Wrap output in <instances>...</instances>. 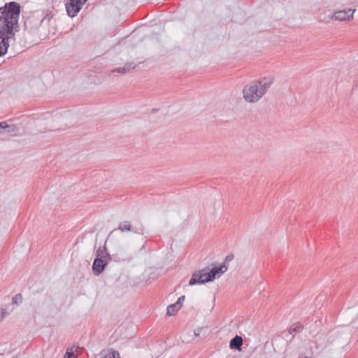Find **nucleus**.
<instances>
[{
  "instance_id": "3",
  "label": "nucleus",
  "mask_w": 358,
  "mask_h": 358,
  "mask_svg": "<svg viewBox=\"0 0 358 358\" xmlns=\"http://www.w3.org/2000/svg\"><path fill=\"white\" fill-rule=\"evenodd\" d=\"M227 266L224 262L219 266H214L211 269L208 267L195 271L189 282V285L204 284L213 281L216 278H220L227 271Z\"/></svg>"
},
{
  "instance_id": "16",
  "label": "nucleus",
  "mask_w": 358,
  "mask_h": 358,
  "mask_svg": "<svg viewBox=\"0 0 358 358\" xmlns=\"http://www.w3.org/2000/svg\"><path fill=\"white\" fill-rule=\"evenodd\" d=\"M22 296L20 294H16L13 298V303H14V304L20 305L22 303Z\"/></svg>"
},
{
  "instance_id": "7",
  "label": "nucleus",
  "mask_w": 358,
  "mask_h": 358,
  "mask_svg": "<svg viewBox=\"0 0 358 358\" xmlns=\"http://www.w3.org/2000/svg\"><path fill=\"white\" fill-rule=\"evenodd\" d=\"M355 11V9H348L336 11L333 15L332 19L339 21L350 20L351 18H352L353 13Z\"/></svg>"
},
{
  "instance_id": "4",
  "label": "nucleus",
  "mask_w": 358,
  "mask_h": 358,
  "mask_svg": "<svg viewBox=\"0 0 358 358\" xmlns=\"http://www.w3.org/2000/svg\"><path fill=\"white\" fill-rule=\"evenodd\" d=\"M87 0H67L65 4L67 14L73 17L77 15L83 5Z\"/></svg>"
},
{
  "instance_id": "12",
  "label": "nucleus",
  "mask_w": 358,
  "mask_h": 358,
  "mask_svg": "<svg viewBox=\"0 0 358 358\" xmlns=\"http://www.w3.org/2000/svg\"><path fill=\"white\" fill-rule=\"evenodd\" d=\"M180 307L176 303L173 304H171L167 307V313L166 314L169 316L174 315L178 311L180 310Z\"/></svg>"
},
{
  "instance_id": "5",
  "label": "nucleus",
  "mask_w": 358,
  "mask_h": 358,
  "mask_svg": "<svg viewBox=\"0 0 358 358\" xmlns=\"http://www.w3.org/2000/svg\"><path fill=\"white\" fill-rule=\"evenodd\" d=\"M120 231H131L137 234H143L144 231V227L143 224H140L138 227L132 226L129 221H124L119 224L118 228Z\"/></svg>"
},
{
  "instance_id": "18",
  "label": "nucleus",
  "mask_w": 358,
  "mask_h": 358,
  "mask_svg": "<svg viewBox=\"0 0 358 358\" xmlns=\"http://www.w3.org/2000/svg\"><path fill=\"white\" fill-rule=\"evenodd\" d=\"M125 69H124V66H123V67H119V68H116V69H113V70L112 71V72H113V73H115V72H117V73H122V74H124V73H127V71H126V70H125Z\"/></svg>"
},
{
  "instance_id": "10",
  "label": "nucleus",
  "mask_w": 358,
  "mask_h": 358,
  "mask_svg": "<svg viewBox=\"0 0 358 358\" xmlns=\"http://www.w3.org/2000/svg\"><path fill=\"white\" fill-rule=\"evenodd\" d=\"M96 258L99 259H104L108 261H110L111 259V257L110 254L108 252L106 244L103 248L99 247L96 252Z\"/></svg>"
},
{
  "instance_id": "22",
  "label": "nucleus",
  "mask_w": 358,
  "mask_h": 358,
  "mask_svg": "<svg viewBox=\"0 0 358 358\" xmlns=\"http://www.w3.org/2000/svg\"><path fill=\"white\" fill-rule=\"evenodd\" d=\"M201 329H198L194 331V335L196 336H199L200 335V332L201 331Z\"/></svg>"
},
{
  "instance_id": "23",
  "label": "nucleus",
  "mask_w": 358,
  "mask_h": 358,
  "mask_svg": "<svg viewBox=\"0 0 358 358\" xmlns=\"http://www.w3.org/2000/svg\"><path fill=\"white\" fill-rule=\"evenodd\" d=\"M115 358H120V357H118L117 355H115Z\"/></svg>"
},
{
  "instance_id": "9",
  "label": "nucleus",
  "mask_w": 358,
  "mask_h": 358,
  "mask_svg": "<svg viewBox=\"0 0 358 358\" xmlns=\"http://www.w3.org/2000/svg\"><path fill=\"white\" fill-rule=\"evenodd\" d=\"M243 338L241 336L236 335L229 342V347L231 349L241 350V345H243Z\"/></svg>"
},
{
  "instance_id": "6",
  "label": "nucleus",
  "mask_w": 358,
  "mask_h": 358,
  "mask_svg": "<svg viewBox=\"0 0 358 358\" xmlns=\"http://www.w3.org/2000/svg\"><path fill=\"white\" fill-rule=\"evenodd\" d=\"M52 17L51 13L47 14L46 16L43 17L41 20L35 19L34 17H29L24 20V27L26 29L31 31L35 27H37L40 23L45 20L50 21Z\"/></svg>"
},
{
  "instance_id": "15",
  "label": "nucleus",
  "mask_w": 358,
  "mask_h": 358,
  "mask_svg": "<svg viewBox=\"0 0 358 358\" xmlns=\"http://www.w3.org/2000/svg\"><path fill=\"white\" fill-rule=\"evenodd\" d=\"M0 124L1 125V132L6 129H8V131L10 132V131H15V125H8L7 124H6L5 122H0Z\"/></svg>"
},
{
  "instance_id": "2",
  "label": "nucleus",
  "mask_w": 358,
  "mask_h": 358,
  "mask_svg": "<svg viewBox=\"0 0 358 358\" xmlns=\"http://www.w3.org/2000/svg\"><path fill=\"white\" fill-rule=\"evenodd\" d=\"M273 82L272 76H266L246 85L243 89L244 100L250 103L258 102L271 87Z\"/></svg>"
},
{
  "instance_id": "24",
  "label": "nucleus",
  "mask_w": 358,
  "mask_h": 358,
  "mask_svg": "<svg viewBox=\"0 0 358 358\" xmlns=\"http://www.w3.org/2000/svg\"><path fill=\"white\" fill-rule=\"evenodd\" d=\"M307 358V357H306Z\"/></svg>"
},
{
  "instance_id": "21",
  "label": "nucleus",
  "mask_w": 358,
  "mask_h": 358,
  "mask_svg": "<svg viewBox=\"0 0 358 358\" xmlns=\"http://www.w3.org/2000/svg\"><path fill=\"white\" fill-rule=\"evenodd\" d=\"M233 259H234V255H227V256L225 257V262H230V261H231Z\"/></svg>"
},
{
  "instance_id": "11",
  "label": "nucleus",
  "mask_w": 358,
  "mask_h": 358,
  "mask_svg": "<svg viewBox=\"0 0 358 358\" xmlns=\"http://www.w3.org/2000/svg\"><path fill=\"white\" fill-rule=\"evenodd\" d=\"M303 326L300 322L294 323L288 329L290 334L302 331Z\"/></svg>"
},
{
  "instance_id": "19",
  "label": "nucleus",
  "mask_w": 358,
  "mask_h": 358,
  "mask_svg": "<svg viewBox=\"0 0 358 358\" xmlns=\"http://www.w3.org/2000/svg\"><path fill=\"white\" fill-rule=\"evenodd\" d=\"M0 314H1V319L2 320L4 317L7 316L9 314V313L6 310V309L5 308L2 307L1 308Z\"/></svg>"
},
{
  "instance_id": "8",
  "label": "nucleus",
  "mask_w": 358,
  "mask_h": 358,
  "mask_svg": "<svg viewBox=\"0 0 358 358\" xmlns=\"http://www.w3.org/2000/svg\"><path fill=\"white\" fill-rule=\"evenodd\" d=\"M109 261L104 259L95 258L92 264V271L95 275L101 274Z\"/></svg>"
},
{
  "instance_id": "14",
  "label": "nucleus",
  "mask_w": 358,
  "mask_h": 358,
  "mask_svg": "<svg viewBox=\"0 0 358 358\" xmlns=\"http://www.w3.org/2000/svg\"><path fill=\"white\" fill-rule=\"evenodd\" d=\"M115 355H117L119 357V352L113 350L108 352H101V353L102 358H115Z\"/></svg>"
},
{
  "instance_id": "20",
  "label": "nucleus",
  "mask_w": 358,
  "mask_h": 358,
  "mask_svg": "<svg viewBox=\"0 0 358 358\" xmlns=\"http://www.w3.org/2000/svg\"><path fill=\"white\" fill-rule=\"evenodd\" d=\"M185 296H181L178 299V301L176 302V304L179 306L180 308L182 306V303L184 301Z\"/></svg>"
},
{
  "instance_id": "13",
  "label": "nucleus",
  "mask_w": 358,
  "mask_h": 358,
  "mask_svg": "<svg viewBox=\"0 0 358 358\" xmlns=\"http://www.w3.org/2000/svg\"><path fill=\"white\" fill-rule=\"evenodd\" d=\"M80 349L78 345H73L71 348H68L65 354V358H74V352H77Z\"/></svg>"
},
{
  "instance_id": "17",
  "label": "nucleus",
  "mask_w": 358,
  "mask_h": 358,
  "mask_svg": "<svg viewBox=\"0 0 358 358\" xmlns=\"http://www.w3.org/2000/svg\"><path fill=\"white\" fill-rule=\"evenodd\" d=\"M136 66V64H135L133 62H131V63H127L126 64L124 67V69H126V71L127 72H129V71H131V69H135Z\"/></svg>"
},
{
  "instance_id": "1",
  "label": "nucleus",
  "mask_w": 358,
  "mask_h": 358,
  "mask_svg": "<svg viewBox=\"0 0 358 358\" xmlns=\"http://www.w3.org/2000/svg\"><path fill=\"white\" fill-rule=\"evenodd\" d=\"M20 5L17 2L6 3L0 7V57L6 54L9 41L14 40L15 32L20 30Z\"/></svg>"
}]
</instances>
